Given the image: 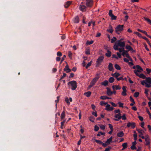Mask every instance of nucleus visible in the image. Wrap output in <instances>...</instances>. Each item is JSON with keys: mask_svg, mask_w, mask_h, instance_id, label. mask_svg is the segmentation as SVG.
I'll return each mask as SVG.
<instances>
[{"mask_svg": "<svg viewBox=\"0 0 151 151\" xmlns=\"http://www.w3.org/2000/svg\"><path fill=\"white\" fill-rule=\"evenodd\" d=\"M145 20L149 24L151 25V20L150 19L145 17H144Z\"/></svg>", "mask_w": 151, "mask_h": 151, "instance_id": "nucleus-32", "label": "nucleus"}, {"mask_svg": "<svg viewBox=\"0 0 151 151\" xmlns=\"http://www.w3.org/2000/svg\"><path fill=\"white\" fill-rule=\"evenodd\" d=\"M118 104H119V106L120 107H122V108L123 107V105H124L123 103H122L120 102H119L118 103Z\"/></svg>", "mask_w": 151, "mask_h": 151, "instance_id": "nucleus-48", "label": "nucleus"}, {"mask_svg": "<svg viewBox=\"0 0 151 151\" xmlns=\"http://www.w3.org/2000/svg\"><path fill=\"white\" fill-rule=\"evenodd\" d=\"M114 81V78L113 77H111L109 79V81L110 83H113Z\"/></svg>", "mask_w": 151, "mask_h": 151, "instance_id": "nucleus-33", "label": "nucleus"}, {"mask_svg": "<svg viewBox=\"0 0 151 151\" xmlns=\"http://www.w3.org/2000/svg\"><path fill=\"white\" fill-rule=\"evenodd\" d=\"M64 71H66L67 73H68L70 72L71 70L69 68V66L67 64L64 68Z\"/></svg>", "mask_w": 151, "mask_h": 151, "instance_id": "nucleus-14", "label": "nucleus"}, {"mask_svg": "<svg viewBox=\"0 0 151 151\" xmlns=\"http://www.w3.org/2000/svg\"><path fill=\"white\" fill-rule=\"evenodd\" d=\"M124 134L123 132L122 131H121L117 133V135L118 137H122L124 136Z\"/></svg>", "mask_w": 151, "mask_h": 151, "instance_id": "nucleus-20", "label": "nucleus"}, {"mask_svg": "<svg viewBox=\"0 0 151 151\" xmlns=\"http://www.w3.org/2000/svg\"><path fill=\"white\" fill-rule=\"evenodd\" d=\"M68 56L69 57V58H70V59H72V53H71V52H70V51H69L68 52Z\"/></svg>", "mask_w": 151, "mask_h": 151, "instance_id": "nucleus-45", "label": "nucleus"}, {"mask_svg": "<svg viewBox=\"0 0 151 151\" xmlns=\"http://www.w3.org/2000/svg\"><path fill=\"white\" fill-rule=\"evenodd\" d=\"M112 20H116V19L117 17L116 16H114V14L110 16Z\"/></svg>", "mask_w": 151, "mask_h": 151, "instance_id": "nucleus-42", "label": "nucleus"}, {"mask_svg": "<svg viewBox=\"0 0 151 151\" xmlns=\"http://www.w3.org/2000/svg\"><path fill=\"white\" fill-rule=\"evenodd\" d=\"M107 53H105V55L108 58L110 57L111 54V51H109V50H107Z\"/></svg>", "mask_w": 151, "mask_h": 151, "instance_id": "nucleus-23", "label": "nucleus"}, {"mask_svg": "<svg viewBox=\"0 0 151 151\" xmlns=\"http://www.w3.org/2000/svg\"><path fill=\"white\" fill-rule=\"evenodd\" d=\"M114 67L117 70H120L121 69V68L120 66H119V65L117 64H115Z\"/></svg>", "mask_w": 151, "mask_h": 151, "instance_id": "nucleus-39", "label": "nucleus"}, {"mask_svg": "<svg viewBox=\"0 0 151 151\" xmlns=\"http://www.w3.org/2000/svg\"><path fill=\"white\" fill-rule=\"evenodd\" d=\"M137 30L139 32H140L142 33H144V34H145V35H147V32L145 31H144V30H142L141 29H137Z\"/></svg>", "mask_w": 151, "mask_h": 151, "instance_id": "nucleus-38", "label": "nucleus"}, {"mask_svg": "<svg viewBox=\"0 0 151 151\" xmlns=\"http://www.w3.org/2000/svg\"><path fill=\"white\" fill-rule=\"evenodd\" d=\"M93 5V1L92 0H86V5L89 7H91Z\"/></svg>", "mask_w": 151, "mask_h": 151, "instance_id": "nucleus-10", "label": "nucleus"}, {"mask_svg": "<svg viewBox=\"0 0 151 151\" xmlns=\"http://www.w3.org/2000/svg\"><path fill=\"white\" fill-rule=\"evenodd\" d=\"M93 42V41L92 40L90 41H87L86 42V44L87 45H89L92 44Z\"/></svg>", "mask_w": 151, "mask_h": 151, "instance_id": "nucleus-43", "label": "nucleus"}, {"mask_svg": "<svg viewBox=\"0 0 151 151\" xmlns=\"http://www.w3.org/2000/svg\"><path fill=\"white\" fill-rule=\"evenodd\" d=\"M92 61H91L90 62L88 63L87 65L86 66V68L87 69L89 66H90L91 64Z\"/></svg>", "mask_w": 151, "mask_h": 151, "instance_id": "nucleus-47", "label": "nucleus"}, {"mask_svg": "<svg viewBox=\"0 0 151 151\" xmlns=\"http://www.w3.org/2000/svg\"><path fill=\"white\" fill-rule=\"evenodd\" d=\"M71 2L70 1H68L67 2L64 6L65 8H67L71 4Z\"/></svg>", "mask_w": 151, "mask_h": 151, "instance_id": "nucleus-26", "label": "nucleus"}, {"mask_svg": "<svg viewBox=\"0 0 151 151\" xmlns=\"http://www.w3.org/2000/svg\"><path fill=\"white\" fill-rule=\"evenodd\" d=\"M57 55L58 56H61L62 55V54L61 52L58 51L57 52Z\"/></svg>", "mask_w": 151, "mask_h": 151, "instance_id": "nucleus-63", "label": "nucleus"}, {"mask_svg": "<svg viewBox=\"0 0 151 151\" xmlns=\"http://www.w3.org/2000/svg\"><path fill=\"white\" fill-rule=\"evenodd\" d=\"M111 149V147L110 146H109L108 148H106L105 149L104 151H109L110 149Z\"/></svg>", "mask_w": 151, "mask_h": 151, "instance_id": "nucleus-64", "label": "nucleus"}, {"mask_svg": "<svg viewBox=\"0 0 151 151\" xmlns=\"http://www.w3.org/2000/svg\"><path fill=\"white\" fill-rule=\"evenodd\" d=\"M139 92H136L134 93V97L137 98L139 96Z\"/></svg>", "mask_w": 151, "mask_h": 151, "instance_id": "nucleus-49", "label": "nucleus"}, {"mask_svg": "<svg viewBox=\"0 0 151 151\" xmlns=\"http://www.w3.org/2000/svg\"><path fill=\"white\" fill-rule=\"evenodd\" d=\"M104 59V56L103 55L100 56L96 61V66H99L101 63L103 62Z\"/></svg>", "mask_w": 151, "mask_h": 151, "instance_id": "nucleus-3", "label": "nucleus"}, {"mask_svg": "<svg viewBox=\"0 0 151 151\" xmlns=\"http://www.w3.org/2000/svg\"><path fill=\"white\" fill-rule=\"evenodd\" d=\"M65 116V111H63L61 115V120H62L63 119H64Z\"/></svg>", "mask_w": 151, "mask_h": 151, "instance_id": "nucleus-25", "label": "nucleus"}, {"mask_svg": "<svg viewBox=\"0 0 151 151\" xmlns=\"http://www.w3.org/2000/svg\"><path fill=\"white\" fill-rule=\"evenodd\" d=\"M134 72L137 76H139L140 78L145 79H146L147 77L143 73H141L140 75H139L138 73L141 72V71L138 70H134Z\"/></svg>", "mask_w": 151, "mask_h": 151, "instance_id": "nucleus-2", "label": "nucleus"}, {"mask_svg": "<svg viewBox=\"0 0 151 151\" xmlns=\"http://www.w3.org/2000/svg\"><path fill=\"white\" fill-rule=\"evenodd\" d=\"M110 103L111 104V105L114 107H116V106H117V105L115 104L113 102H110Z\"/></svg>", "mask_w": 151, "mask_h": 151, "instance_id": "nucleus-61", "label": "nucleus"}, {"mask_svg": "<svg viewBox=\"0 0 151 151\" xmlns=\"http://www.w3.org/2000/svg\"><path fill=\"white\" fill-rule=\"evenodd\" d=\"M69 84L71 86L70 88L73 90H75L76 89L77 86V83L75 81H73L69 82L68 83V85H69Z\"/></svg>", "mask_w": 151, "mask_h": 151, "instance_id": "nucleus-1", "label": "nucleus"}, {"mask_svg": "<svg viewBox=\"0 0 151 151\" xmlns=\"http://www.w3.org/2000/svg\"><path fill=\"white\" fill-rule=\"evenodd\" d=\"M127 126L128 127H131L132 129H134L135 127L136 124L134 122H129L127 123Z\"/></svg>", "mask_w": 151, "mask_h": 151, "instance_id": "nucleus-6", "label": "nucleus"}, {"mask_svg": "<svg viewBox=\"0 0 151 151\" xmlns=\"http://www.w3.org/2000/svg\"><path fill=\"white\" fill-rule=\"evenodd\" d=\"M106 96H101L100 98L101 99H103V100H105L106 99Z\"/></svg>", "mask_w": 151, "mask_h": 151, "instance_id": "nucleus-60", "label": "nucleus"}, {"mask_svg": "<svg viewBox=\"0 0 151 151\" xmlns=\"http://www.w3.org/2000/svg\"><path fill=\"white\" fill-rule=\"evenodd\" d=\"M113 14H112V10H110L109 11V16H111V15H113Z\"/></svg>", "mask_w": 151, "mask_h": 151, "instance_id": "nucleus-59", "label": "nucleus"}, {"mask_svg": "<svg viewBox=\"0 0 151 151\" xmlns=\"http://www.w3.org/2000/svg\"><path fill=\"white\" fill-rule=\"evenodd\" d=\"M112 141L109 138L106 141V143L107 144H109L112 142Z\"/></svg>", "mask_w": 151, "mask_h": 151, "instance_id": "nucleus-51", "label": "nucleus"}, {"mask_svg": "<svg viewBox=\"0 0 151 151\" xmlns=\"http://www.w3.org/2000/svg\"><path fill=\"white\" fill-rule=\"evenodd\" d=\"M66 57V56L65 55H63V57L62 58L61 60V62L60 63V64L62 63L63 61L64 60L65 58Z\"/></svg>", "mask_w": 151, "mask_h": 151, "instance_id": "nucleus-53", "label": "nucleus"}, {"mask_svg": "<svg viewBox=\"0 0 151 151\" xmlns=\"http://www.w3.org/2000/svg\"><path fill=\"white\" fill-rule=\"evenodd\" d=\"M99 79V77H96L94 78L92 80L91 82L90 83L92 84V85L94 86L95 83H96V81L98 80Z\"/></svg>", "mask_w": 151, "mask_h": 151, "instance_id": "nucleus-12", "label": "nucleus"}, {"mask_svg": "<svg viewBox=\"0 0 151 151\" xmlns=\"http://www.w3.org/2000/svg\"><path fill=\"white\" fill-rule=\"evenodd\" d=\"M99 129V127L97 125H95L94 126V131H98Z\"/></svg>", "mask_w": 151, "mask_h": 151, "instance_id": "nucleus-50", "label": "nucleus"}, {"mask_svg": "<svg viewBox=\"0 0 151 151\" xmlns=\"http://www.w3.org/2000/svg\"><path fill=\"white\" fill-rule=\"evenodd\" d=\"M130 100L132 102V103H131L130 104V105L131 106H133L134 105V104L135 103V102L134 101V99L132 97V96H130Z\"/></svg>", "mask_w": 151, "mask_h": 151, "instance_id": "nucleus-19", "label": "nucleus"}, {"mask_svg": "<svg viewBox=\"0 0 151 151\" xmlns=\"http://www.w3.org/2000/svg\"><path fill=\"white\" fill-rule=\"evenodd\" d=\"M108 81L107 80H105L103 82L101 83V85H103L105 86H107L108 84Z\"/></svg>", "mask_w": 151, "mask_h": 151, "instance_id": "nucleus-22", "label": "nucleus"}, {"mask_svg": "<svg viewBox=\"0 0 151 151\" xmlns=\"http://www.w3.org/2000/svg\"><path fill=\"white\" fill-rule=\"evenodd\" d=\"M122 119L123 120H126V117L125 114H123V115L122 116Z\"/></svg>", "mask_w": 151, "mask_h": 151, "instance_id": "nucleus-58", "label": "nucleus"}, {"mask_svg": "<svg viewBox=\"0 0 151 151\" xmlns=\"http://www.w3.org/2000/svg\"><path fill=\"white\" fill-rule=\"evenodd\" d=\"M109 29H107V31L111 33H112L114 31L111 25H110L109 26Z\"/></svg>", "mask_w": 151, "mask_h": 151, "instance_id": "nucleus-21", "label": "nucleus"}, {"mask_svg": "<svg viewBox=\"0 0 151 151\" xmlns=\"http://www.w3.org/2000/svg\"><path fill=\"white\" fill-rule=\"evenodd\" d=\"M112 88L113 90L116 89V90H119L121 89V87L119 85H113L112 86Z\"/></svg>", "mask_w": 151, "mask_h": 151, "instance_id": "nucleus-17", "label": "nucleus"}, {"mask_svg": "<svg viewBox=\"0 0 151 151\" xmlns=\"http://www.w3.org/2000/svg\"><path fill=\"white\" fill-rule=\"evenodd\" d=\"M126 48L128 50H129L132 51L133 50V49L130 45L126 46Z\"/></svg>", "mask_w": 151, "mask_h": 151, "instance_id": "nucleus-35", "label": "nucleus"}, {"mask_svg": "<svg viewBox=\"0 0 151 151\" xmlns=\"http://www.w3.org/2000/svg\"><path fill=\"white\" fill-rule=\"evenodd\" d=\"M100 128L102 130H104L105 129V126L104 125H100Z\"/></svg>", "mask_w": 151, "mask_h": 151, "instance_id": "nucleus-54", "label": "nucleus"}, {"mask_svg": "<svg viewBox=\"0 0 151 151\" xmlns=\"http://www.w3.org/2000/svg\"><path fill=\"white\" fill-rule=\"evenodd\" d=\"M79 9L82 12H85L86 11V6L83 4L80 5Z\"/></svg>", "mask_w": 151, "mask_h": 151, "instance_id": "nucleus-7", "label": "nucleus"}, {"mask_svg": "<svg viewBox=\"0 0 151 151\" xmlns=\"http://www.w3.org/2000/svg\"><path fill=\"white\" fill-rule=\"evenodd\" d=\"M145 81L148 84L151 85V78L150 77H146L145 79Z\"/></svg>", "mask_w": 151, "mask_h": 151, "instance_id": "nucleus-15", "label": "nucleus"}, {"mask_svg": "<svg viewBox=\"0 0 151 151\" xmlns=\"http://www.w3.org/2000/svg\"><path fill=\"white\" fill-rule=\"evenodd\" d=\"M94 119L95 118L93 116H91L89 117V120L92 122H94Z\"/></svg>", "mask_w": 151, "mask_h": 151, "instance_id": "nucleus-34", "label": "nucleus"}, {"mask_svg": "<svg viewBox=\"0 0 151 151\" xmlns=\"http://www.w3.org/2000/svg\"><path fill=\"white\" fill-rule=\"evenodd\" d=\"M106 88L107 90V91L106 92L107 94L109 96H111L112 95V91L109 88L107 87Z\"/></svg>", "mask_w": 151, "mask_h": 151, "instance_id": "nucleus-16", "label": "nucleus"}, {"mask_svg": "<svg viewBox=\"0 0 151 151\" xmlns=\"http://www.w3.org/2000/svg\"><path fill=\"white\" fill-rule=\"evenodd\" d=\"M134 34L137 35L139 37H142V35L138 32H135L134 33Z\"/></svg>", "mask_w": 151, "mask_h": 151, "instance_id": "nucleus-55", "label": "nucleus"}, {"mask_svg": "<svg viewBox=\"0 0 151 151\" xmlns=\"http://www.w3.org/2000/svg\"><path fill=\"white\" fill-rule=\"evenodd\" d=\"M122 49H123V51L122 53V55L123 57H124L125 56V55H126L127 53H128V50H125L124 49V48H122Z\"/></svg>", "mask_w": 151, "mask_h": 151, "instance_id": "nucleus-27", "label": "nucleus"}, {"mask_svg": "<svg viewBox=\"0 0 151 151\" xmlns=\"http://www.w3.org/2000/svg\"><path fill=\"white\" fill-rule=\"evenodd\" d=\"M124 27V25H118L115 28V32L116 33L118 34H119V33L118 32L119 31L121 32L123 29V27Z\"/></svg>", "mask_w": 151, "mask_h": 151, "instance_id": "nucleus-4", "label": "nucleus"}, {"mask_svg": "<svg viewBox=\"0 0 151 151\" xmlns=\"http://www.w3.org/2000/svg\"><path fill=\"white\" fill-rule=\"evenodd\" d=\"M114 109V108L111 106L110 104H107L106 106L105 109L108 111H112Z\"/></svg>", "mask_w": 151, "mask_h": 151, "instance_id": "nucleus-11", "label": "nucleus"}, {"mask_svg": "<svg viewBox=\"0 0 151 151\" xmlns=\"http://www.w3.org/2000/svg\"><path fill=\"white\" fill-rule=\"evenodd\" d=\"M122 146L123 147L124 149H125L127 147V142H125L122 144Z\"/></svg>", "mask_w": 151, "mask_h": 151, "instance_id": "nucleus-40", "label": "nucleus"}, {"mask_svg": "<svg viewBox=\"0 0 151 151\" xmlns=\"http://www.w3.org/2000/svg\"><path fill=\"white\" fill-rule=\"evenodd\" d=\"M85 53L87 55H89L90 54V51L89 49H86Z\"/></svg>", "mask_w": 151, "mask_h": 151, "instance_id": "nucleus-52", "label": "nucleus"}, {"mask_svg": "<svg viewBox=\"0 0 151 151\" xmlns=\"http://www.w3.org/2000/svg\"><path fill=\"white\" fill-rule=\"evenodd\" d=\"M120 112V110L119 109L115 110L114 111V113L115 114L119 113Z\"/></svg>", "mask_w": 151, "mask_h": 151, "instance_id": "nucleus-62", "label": "nucleus"}, {"mask_svg": "<svg viewBox=\"0 0 151 151\" xmlns=\"http://www.w3.org/2000/svg\"><path fill=\"white\" fill-rule=\"evenodd\" d=\"M141 84L143 86L145 85V87L147 88H150L151 87V85L148 84V83L145 80L142 81H141Z\"/></svg>", "mask_w": 151, "mask_h": 151, "instance_id": "nucleus-9", "label": "nucleus"}, {"mask_svg": "<svg viewBox=\"0 0 151 151\" xmlns=\"http://www.w3.org/2000/svg\"><path fill=\"white\" fill-rule=\"evenodd\" d=\"M120 73H117V72H115L114 73H113V74H111V76H112L115 77L116 79H117V78H118V77L119 76H120Z\"/></svg>", "mask_w": 151, "mask_h": 151, "instance_id": "nucleus-18", "label": "nucleus"}, {"mask_svg": "<svg viewBox=\"0 0 151 151\" xmlns=\"http://www.w3.org/2000/svg\"><path fill=\"white\" fill-rule=\"evenodd\" d=\"M59 98H60L59 96H57V100H55V102L56 103L55 106H56V108H57V103L59 101Z\"/></svg>", "mask_w": 151, "mask_h": 151, "instance_id": "nucleus-46", "label": "nucleus"}, {"mask_svg": "<svg viewBox=\"0 0 151 151\" xmlns=\"http://www.w3.org/2000/svg\"><path fill=\"white\" fill-rule=\"evenodd\" d=\"M65 102L68 104H70V102L69 101L68 98V97H66L65 98Z\"/></svg>", "mask_w": 151, "mask_h": 151, "instance_id": "nucleus-57", "label": "nucleus"}, {"mask_svg": "<svg viewBox=\"0 0 151 151\" xmlns=\"http://www.w3.org/2000/svg\"><path fill=\"white\" fill-rule=\"evenodd\" d=\"M108 68L109 71H112L113 72V71L114 68L113 67V64L112 63H109Z\"/></svg>", "mask_w": 151, "mask_h": 151, "instance_id": "nucleus-13", "label": "nucleus"}, {"mask_svg": "<svg viewBox=\"0 0 151 151\" xmlns=\"http://www.w3.org/2000/svg\"><path fill=\"white\" fill-rule=\"evenodd\" d=\"M79 21V19L78 16H76L74 18V22L75 23H78Z\"/></svg>", "mask_w": 151, "mask_h": 151, "instance_id": "nucleus-28", "label": "nucleus"}, {"mask_svg": "<svg viewBox=\"0 0 151 151\" xmlns=\"http://www.w3.org/2000/svg\"><path fill=\"white\" fill-rule=\"evenodd\" d=\"M119 46L118 45V44H116V42L115 45L113 47L114 49L115 50H119Z\"/></svg>", "mask_w": 151, "mask_h": 151, "instance_id": "nucleus-30", "label": "nucleus"}, {"mask_svg": "<svg viewBox=\"0 0 151 151\" xmlns=\"http://www.w3.org/2000/svg\"><path fill=\"white\" fill-rule=\"evenodd\" d=\"M145 140V143L144 144L145 145L148 146L150 144V139H146Z\"/></svg>", "mask_w": 151, "mask_h": 151, "instance_id": "nucleus-24", "label": "nucleus"}, {"mask_svg": "<svg viewBox=\"0 0 151 151\" xmlns=\"http://www.w3.org/2000/svg\"><path fill=\"white\" fill-rule=\"evenodd\" d=\"M121 114L120 113H119L117 114H116L114 117L116 118L114 119V120L116 121H118L122 118V116H121Z\"/></svg>", "mask_w": 151, "mask_h": 151, "instance_id": "nucleus-8", "label": "nucleus"}, {"mask_svg": "<svg viewBox=\"0 0 151 151\" xmlns=\"http://www.w3.org/2000/svg\"><path fill=\"white\" fill-rule=\"evenodd\" d=\"M66 76V74L65 73H63V76H62L60 78L59 81H61V80L63 79L64 77Z\"/></svg>", "mask_w": 151, "mask_h": 151, "instance_id": "nucleus-56", "label": "nucleus"}, {"mask_svg": "<svg viewBox=\"0 0 151 151\" xmlns=\"http://www.w3.org/2000/svg\"><path fill=\"white\" fill-rule=\"evenodd\" d=\"M136 130L138 131V132L140 134H142V133H144V132L142 129H137Z\"/></svg>", "mask_w": 151, "mask_h": 151, "instance_id": "nucleus-37", "label": "nucleus"}, {"mask_svg": "<svg viewBox=\"0 0 151 151\" xmlns=\"http://www.w3.org/2000/svg\"><path fill=\"white\" fill-rule=\"evenodd\" d=\"M93 140H95V141L97 143L100 144V145H102V144L103 143V142H102L101 141V140H97V139H93Z\"/></svg>", "mask_w": 151, "mask_h": 151, "instance_id": "nucleus-31", "label": "nucleus"}, {"mask_svg": "<svg viewBox=\"0 0 151 151\" xmlns=\"http://www.w3.org/2000/svg\"><path fill=\"white\" fill-rule=\"evenodd\" d=\"M101 134L104 136L105 135V133L102 132H99V133L97 134V135L98 136H100Z\"/></svg>", "mask_w": 151, "mask_h": 151, "instance_id": "nucleus-41", "label": "nucleus"}, {"mask_svg": "<svg viewBox=\"0 0 151 151\" xmlns=\"http://www.w3.org/2000/svg\"><path fill=\"white\" fill-rule=\"evenodd\" d=\"M91 93L90 91H89L85 93H84V95L86 96L87 97H89L91 96Z\"/></svg>", "mask_w": 151, "mask_h": 151, "instance_id": "nucleus-29", "label": "nucleus"}, {"mask_svg": "<svg viewBox=\"0 0 151 151\" xmlns=\"http://www.w3.org/2000/svg\"><path fill=\"white\" fill-rule=\"evenodd\" d=\"M136 68L137 69V70H142V71L143 70V69L139 65H137L136 66Z\"/></svg>", "mask_w": 151, "mask_h": 151, "instance_id": "nucleus-36", "label": "nucleus"}, {"mask_svg": "<svg viewBox=\"0 0 151 151\" xmlns=\"http://www.w3.org/2000/svg\"><path fill=\"white\" fill-rule=\"evenodd\" d=\"M116 44H118L119 47L124 48L125 45V42L124 41L122 42L120 40H117L116 42Z\"/></svg>", "mask_w": 151, "mask_h": 151, "instance_id": "nucleus-5", "label": "nucleus"}, {"mask_svg": "<svg viewBox=\"0 0 151 151\" xmlns=\"http://www.w3.org/2000/svg\"><path fill=\"white\" fill-rule=\"evenodd\" d=\"M116 38L115 37H114L113 38L111 39V43H114L115 41L116 40Z\"/></svg>", "mask_w": 151, "mask_h": 151, "instance_id": "nucleus-44", "label": "nucleus"}]
</instances>
